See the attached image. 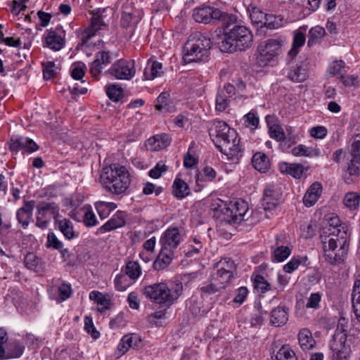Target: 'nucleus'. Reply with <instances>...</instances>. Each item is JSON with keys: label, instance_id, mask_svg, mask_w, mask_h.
<instances>
[{"label": "nucleus", "instance_id": "nucleus-2", "mask_svg": "<svg viewBox=\"0 0 360 360\" xmlns=\"http://www.w3.org/2000/svg\"><path fill=\"white\" fill-rule=\"evenodd\" d=\"M210 135L215 136L213 139L215 146L229 158L238 156L241 152L236 131L229 127L225 122H217L213 134L210 132Z\"/></svg>", "mask_w": 360, "mask_h": 360}, {"label": "nucleus", "instance_id": "nucleus-14", "mask_svg": "<svg viewBox=\"0 0 360 360\" xmlns=\"http://www.w3.org/2000/svg\"><path fill=\"white\" fill-rule=\"evenodd\" d=\"M180 242V233L177 228L167 229L160 239L162 248L173 250L176 248Z\"/></svg>", "mask_w": 360, "mask_h": 360}, {"label": "nucleus", "instance_id": "nucleus-6", "mask_svg": "<svg viewBox=\"0 0 360 360\" xmlns=\"http://www.w3.org/2000/svg\"><path fill=\"white\" fill-rule=\"evenodd\" d=\"M210 48V39L200 32H195L184 44V59L188 62L204 60L208 58Z\"/></svg>", "mask_w": 360, "mask_h": 360}, {"label": "nucleus", "instance_id": "nucleus-50", "mask_svg": "<svg viewBox=\"0 0 360 360\" xmlns=\"http://www.w3.org/2000/svg\"><path fill=\"white\" fill-rule=\"evenodd\" d=\"M115 288L119 291H124L129 285L127 275H118L115 278Z\"/></svg>", "mask_w": 360, "mask_h": 360}, {"label": "nucleus", "instance_id": "nucleus-26", "mask_svg": "<svg viewBox=\"0 0 360 360\" xmlns=\"http://www.w3.org/2000/svg\"><path fill=\"white\" fill-rule=\"evenodd\" d=\"M37 214L41 215H46L53 217L56 218L58 217L59 213V207L55 202H41L37 206Z\"/></svg>", "mask_w": 360, "mask_h": 360}, {"label": "nucleus", "instance_id": "nucleus-56", "mask_svg": "<svg viewBox=\"0 0 360 360\" xmlns=\"http://www.w3.org/2000/svg\"><path fill=\"white\" fill-rule=\"evenodd\" d=\"M89 297L100 305H110V300H108L101 292L98 291H92L90 292Z\"/></svg>", "mask_w": 360, "mask_h": 360}, {"label": "nucleus", "instance_id": "nucleus-51", "mask_svg": "<svg viewBox=\"0 0 360 360\" xmlns=\"http://www.w3.org/2000/svg\"><path fill=\"white\" fill-rule=\"evenodd\" d=\"M162 68V63L153 61L150 68V76H148L146 71L144 72V77L146 79H153L154 77L160 76Z\"/></svg>", "mask_w": 360, "mask_h": 360}, {"label": "nucleus", "instance_id": "nucleus-55", "mask_svg": "<svg viewBox=\"0 0 360 360\" xmlns=\"http://www.w3.org/2000/svg\"><path fill=\"white\" fill-rule=\"evenodd\" d=\"M54 67L55 63L53 61L43 63V75L45 79H49L55 76L56 72Z\"/></svg>", "mask_w": 360, "mask_h": 360}, {"label": "nucleus", "instance_id": "nucleus-54", "mask_svg": "<svg viewBox=\"0 0 360 360\" xmlns=\"http://www.w3.org/2000/svg\"><path fill=\"white\" fill-rule=\"evenodd\" d=\"M349 328V320L343 316H341L338 320L336 330H335V333L345 334L346 338H347V331H348Z\"/></svg>", "mask_w": 360, "mask_h": 360}, {"label": "nucleus", "instance_id": "nucleus-11", "mask_svg": "<svg viewBox=\"0 0 360 360\" xmlns=\"http://www.w3.org/2000/svg\"><path fill=\"white\" fill-rule=\"evenodd\" d=\"M109 72L119 79H129L135 74L134 61H122L113 65Z\"/></svg>", "mask_w": 360, "mask_h": 360}, {"label": "nucleus", "instance_id": "nucleus-42", "mask_svg": "<svg viewBox=\"0 0 360 360\" xmlns=\"http://www.w3.org/2000/svg\"><path fill=\"white\" fill-rule=\"evenodd\" d=\"M340 81L347 87H358L360 86V79L357 75H342L340 76Z\"/></svg>", "mask_w": 360, "mask_h": 360}, {"label": "nucleus", "instance_id": "nucleus-53", "mask_svg": "<svg viewBox=\"0 0 360 360\" xmlns=\"http://www.w3.org/2000/svg\"><path fill=\"white\" fill-rule=\"evenodd\" d=\"M84 328L88 333L91 335L93 338L96 339L99 337L100 333L96 330L91 318L88 316L85 317Z\"/></svg>", "mask_w": 360, "mask_h": 360}, {"label": "nucleus", "instance_id": "nucleus-39", "mask_svg": "<svg viewBox=\"0 0 360 360\" xmlns=\"http://www.w3.org/2000/svg\"><path fill=\"white\" fill-rule=\"evenodd\" d=\"M141 274V269L137 262L129 261L125 267V274L131 279H136Z\"/></svg>", "mask_w": 360, "mask_h": 360}, {"label": "nucleus", "instance_id": "nucleus-9", "mask_svg": "<svg viewBox=\"0 0 360 360\" xmlns=\"http://www.w3.org/2000/svg\"><path fill=\"white\" fill-rule=\"evenodd\" d=\"M332 360H347L351 349L345 334L334 333L330 342Z\"/></svg>", "mask_w": 360, "mask_h": 360}, {"label": "nucleus", "instance_id": "nucleus-43", "mask_svg": "<svg viewBox=\"0 0 360 360\" xmlns=\"http://www.w3.org/2000/svg\"><path fill=\"white\" fill-rule=\"evenodd\" d=\"M291 253V249L288 246L278 247L274 252V257L276 261L281 262L285 260Z\"/></svg>", "mask_w": 360, "mask_h": 360}, {"label": "nucleus", "instance_id": "nucleus-58", "mask_svg": "<svg viewBox=\"0 0 360 360\" xmlns=\"http://www.w3.org/2000/svg\"><path fill=\"white\" fill-rule=\"evenodd\" d=\"M301 264L300 257H292V259L288 262L284 266L283 269L285 272L290 274L298 268Z\"/></svg>", "mask_w": 360, "mask_h": 360}, {"label": "nucleus", "instance_id": "nucleus-8", "mask_svg": "<svg viewBox=\"0 0 360 360\" xmlns=\"http://www.w3.org/2000/svg\"><path fill=\"white\" fill-rule=\"evenodd\" d=\"M248 210L247 203L243 200L230 201L221 209L224 219L229 224H237L245 220Z\"/></svg>", "mask_w": 360, "mask_h": 360}, {"label": "nucleus", "instance_id": "nucleus-22", "mask_svg": "<svg viewBox=\"0 0 360 360\" xmlns=\"http://www.w3.org/2000/svg\"><path fill=\"white\" fill-rule=\"evenodd\" d=\"M252 166L261 173H265L270 169V160L262 152H257L252 158Z\"/></svg>", "mask_w": 360, "mask_h": 360}, {"label": "nucleus", "instance_id": "nucleus-27", "mask_svg": "<svg viewBox=\"0 0 360 360\" xmlns=\"http://www.w3.org/2000/svg\"><path fill=\"white\" fill-rule=\"evenodd\" d=\"M307 77L306 68L298 64L292 66L288 73V78L295 82H302Z\"/></svg>", "mask_w": 360, "mask_h": 360}, {"label": "nucleus", "instance_id": "nucleus-3", "mask_svg": "<svg viewBox=\"0 0 360 360\" xmlns=\"http://www.w3.org/2000/svg\"><path fill=\"white\" fill-rule=\"evenodd\" d=\"M252 42L253 35L247 27L234 25L217 43L221 51L231 53L237 50L245 51L252 46Z\"/></svg>", "mask_w": 360, "mask_h": 360}, {"label": "nucleus", "instance_id": "nucleus-38", "mask_svg": "<svg viewBox=\"0 0 360 360\" xmlns=\"http://www.w3.org/2000/svg\"><path fill=\"white\" fill-rule=\"evenodd\" d=\"M269 117H266V122L269 125ZM269 133L271 138L276 139L277 141H283L285 139V134L283 128L279 124H272L269 126Z\"/></svg>", "mask_w": 360, "mask_h": 360}, {"label": "nucleus", "instance_id": "nucleus-61", "mask_svg": "<svg viewBox=\"0 0 360 360\" xmlns=\"http://www.w3.org/2000/svg\"><path fill=\"white\" fill-rule=\"evenodd\" d=\"M321 294L319 292L311 293L306 304L307 308H317L321 301Z\"/></svg>", "mask_w": 360, "mask_h": 360}, {"label": "nucleus", "instance_id": "nucleus-23", "mask_svg": "<svg viewBox=\"0 0 360 360\" xmlns=\"http://www.w3.org/2000/svg\"><path fill=\"white\" fill-rule=\"evenodd\" d=\"M305 41L306 37L304 34L299 30H295L294 32L292 47L288 52V56L290 58V60L297 56L300 52L299 49L304 44Z\"/></svg>", "mask_w": 360, "mask_h": 360}, {"label": "nucleus", "instance_id": "nucleus-18", "mask_svg": "<svg viewBox=\"0 0 360 360\" xmlns=\"http://www.w3.org/2000/svg\"><path fill=\"white\" fill-rule=\"evenodd\" d=\"M322 191V185L318 181L314 182L303 197V202L307 207L314 205L318 200Z\"/></svg>", "mask_w": 360, "mask_h": 360}, {"label": "nucleus", "instance_id": "nucleus-12", "mask_svg": "<svg viewBox=\"0 0 360 360\" xmlns=\"http://www.w3.org/2000/svg\"><path fill=\"white\" fill-rule=\"evenodd\" d=\"M141 342V338L135 333L127 334L122 337L117 347L116 355L120 357L130 348H138Z\"/></svg>", "mask_w": 360, "mask_h": 360}, {"label": "nucleus", "instance_id": "nucleus-45", "mask_svg": "<svg viewBox=\"0 0 360 360\" xmlns=\"http://www.w3.org/2000/svg\"><path fill=\"white\" fill-rule=\"evenodd\" d=\"M228 107V100L224 90H219L216 96V110L224 111Z\"/></svg>", "mask_w": 360, "mask_h": 360}, {"label": "nucleus", "instance_id": "nucleus-28", "mask_svg": "<svg viewBox=\"0 0 360 360\" xmlns=\"http://www.w3.org/2000/svg\"><path fill=\"white\" fill-rule=\"evenodd\" d=\"M279 169L282 173L290 174L295 178L299 179L303 174V166L300 164L282 162L279 165Z\"/></svg>", "mask_w": 360, "mask_h": 360}, {"label": "nucleus", "instance_id": "nucleus-20", "mask_svg": "<svg viewBox=\"0 0 360 360\" xmlns=\"http://www.w3.org/2000/svg\"><path fill=\"white\" fill-rule=\"evenodd\" d=\"M297 338L300 346L303 351L312 349L316 345V340L308 328L301 329L297 335Z\"/></svg>", "mask_w": 360, "mask_h": 360}, {"label": "nucleus", "instance_id": "nucleus-47", "mask_svg": "<svg viewBox=\"0 0 360 360\" xmlns=\"http://www.w3.org/2000/svg\"><path fill=\"white\" fill-rule=\"evenodd\" d=\"M254 286L260 292L264 293L270 289V284L262 276L257 275L254 279Z\"/></svg>", "mask_w": 360, "mask_h": 360}, {"label": "nucleus", "instance_id": "nucleus-48", "mask_svg": "<svg viewBox=\"0 0 360 360\" xmlns=\"http://www.w3.org/2000/svg\"><path fill=\"white\" fill-rule=\"evenodd\" d=\"M46 247L55 250H61L63 244L58 240L54 233H49L47 236Z\"/></svg>", "mask_w": 360, "mask_h": 360}, {"label": "nucleus", "instance_id": "nucleus-60", "mask_svg": "<svg viewBox=\"0 0 360 360\" xmlns=\"http://www.w3.org/2000/svg\"><path fill=\"white\" fill-rule=\"evenodd\" d=\"M244 118L245 119V123H247L248 127H252L253 129L257 127L259 124V117H257L254 112H250L245 115Z\"/></svg>", "mask_w": 360, "mask_h": 360}, {"label": "nucleus", "instance_id": "nucleus-44", "mask_svg": "<svg viewBox=\"0 0 360 360\" xmlns=\"http://www.w3.org/2000/svg\"><path fill=\"white\" fill-rule=\"evenodd\" d=\"M169 95L167 92L161 93L157 98L158 103L155 105V108L158 110H165L168 112L169 110Z\"/></svg>", "mask_w": 360, "mask_h": 360}, {"label": "nucleus", "instance_id": "nucleus-1", "mask_svg": "<svg viewBox=\"0 0 360 360\" xmlns=\"http://www.w3.org/2000/svg\"><path fill=\"white\" fill-rule=\"evenodd\" d=\"M338 217H331L321 235L324 257L330 264H340L346 258L349 250V234Z\"/></svg>", "mask_w": 360, "mask_h": 360}, {"label": "nucleus", "instance_id": "nucleus-7", "mask_svg": "<svg viewBox=\"0 0 360 360\" xmlns=\"http://www.w3.org/2000/svg\"><path fill=\"white\" fill-rule=\"evenodd\" d=\"M193 16L196 22L205 24L221 22L224 30L228 29L236 21L234 15L224 13L212 6H202L195 8Z\"/></svg>", "mask_w": 360, "mask_h": 360}, {"label": "nucleus", "instance_id": "nucleus-62", "mask_svg": "<svg viewBox=\"0 0 360 360\" xmlns=\"http://www.w3.org/2000/svg\"><path fill=\"white\" fill-rule=\"evenodd\" d=\"M72 290L70 285L63 283L58 287V293L62 300H67L71 295Z\"/></svg>", "mask_w": 360, "mask_h": 360}, {"label": "nucleus", "instance_id": "nucleus-10", "mask_svg": "<svg viewBox=\"0 0 360 360\" xmlns=\"http://www.w3.org/2000/svg\"><path fill=\"white\" fill-rule=\"evenodd\" d=\"M282 44V40L275 39H269L260 44L258 46L259 60L263 61L264 65L271 60L281 53Z\"/></svg>", "mask_w": 360, "mask_h": 360}, {"label": "nucleus", "instance_id": "nucleus-31", "mask_svg": "<svg viewBox=\"0 0 360 360\" xmlns=\"http://www.w3.org/2000/svg\"><path fill=\"white\" fill-rule=\"evenodd\" d=\"M172 187L174 195L179 199L186 197L190 193L188 184L181 179L176 178Z\"/></svg>", "mask_w": 360, "mask_h": 360}, {"label": "nucleus", "instance_id": "nucleus-52", "mask_svg": "<svg viewBox=\"0 0 360 360\" xmlns=\"http://www.w3.org/2000/svg\"><path fill=\"white\" fill-rule=\"evenodd\" d=\"M162 192V188L161 186H156L155 184L150 182H146L143 184V193L145 195H150L155 193V195H158Z\"/></svg>", "mask_w": 360, "mask_h": 360}, {"label": "nucleus", "instance_id": "nucleus-33", "mask_svg": "<svg viewBox=\"0 0 360 360\" xmlns=\"http://www.w3.org/2000/svg\"><path fill=\"white\" fill-rule=\"evenodd\" d=\"M286 22V20L281 15L271 13L266 14L264 26L270 30L281 27Z\"/></svg>", "mask_w": 360, "mask_h": 360}, {"label": "nucleus", "instance_id": "nucleus-32", "mask_svg": "<svg viewBox=\"0 0 360 360\" xmlns=\"http://www.w3.org/2000/svg\"><path fill=\"white\" fill-rule=\"evenodd\" d=\"M325 34V29L322 27L316 26L311 28L309 32L307 46L311 47L316 44H319Z\"/></svg>", "mask_w": 360, "mask_h": 360}, {"label": "nucleus", "instance_id": "nucleus-16", "mask_svg": "<svg viewBox=\"0 0 360 360\" xmlns=\"http://www.w3.org/2000/svg\"><path fill=\"white\" fill-rule=\"evenodd\" d=\"M103 27H106V24L103 20V18L92 17L89 26L87 27L82 34V44H86Z\"/></svg>", "mask_w": 360, "mask_h": 360}, {"label": "nucleus", "instance_id": "nucleus-24", "mask_svg": "<svg viewBox=\"0 0 360 360\" xmlns=\"http://www.w3.org/2000/svg\"><path fill=\"white\" fill-rule=\"evenodd\" d=\"M173 258V252L170 250L161 248L157 259L153 262V268L160 271L165 269Z\"/></svg>", "mask_w": 360, "mask_h": 360}, {"label": "nucleus", "instance_id": "nucleus-49", "mask_svg": "<svg viewBox=\"0 0 360 360\" xmlns=\"http://www.w3.org/2000/svg\"><path fill=\"white\" fill-rule=\"evenodd\" d=\"M39 258L33 253H28L25 258V266L34 271H37V266L39 264Z\"/></svg>", "mask_w": 360, "mask_h": 360}, {"label": "nucleus", "instance_id": "nucleus-40", "mask_svg": "<svg viewBox=\"0 0 360 360\" xmlns=\"http://www.w3.org/2000/svg\"><path fill=\"white\" fill-rule=\"evenodd\" d=\"M222 288L214 281L211 280L210 283L199 288L202 296H210L219 292Z\"/></svg>", "mask_w": 360, "mask_h": 360}, {"label": "nucleus", "instance_id": "nucleus-5", "mask_svg": "<svg viewBox=\"0 0 360 360\" xmlns=\"http://www.w3.org/2000/svg\"><path fill=\"white\" fill-rule=\"evenodd\" d=\"M182 290L181 283L172 284L170 286L165 283H158L146 286L143 293L153 302L169 307L179 297Z\"/></svg>", "mask_w": 360, "mask_h": 360}, {"label": "nucleus", "instance_id": "nucleus-59", "mask_svg": "<svg viewBox=\"0 0 360 360\" xmlns=\"http://www.w3.org/2000/svg\"><path fill=\"white\" fill-rule=\"evenodd\" d=\"M84 68L85 65L84 63L75 66L71 71L72 77L77 80H81L84 76Z\"/></svg>", "mask_w": 360, "mask_h": 360}, {"label": "nucleus", "instance_id": "nucleus-37", "mask_svg": "<svg viewBox=\"0 0 360 360\" xmlns=\"http://www.w3.org/2000/svg\"><path fill=\"white\" fill-rule=\"evenodd\" d=\"M360 195L356 192H349L345 194L343 200L344 205L351 210H356L359 205Z\"/></svg>", "mask_w": 360, "mask_h": 360}, {"label": "nucleus", "instance_id": "nucleus-29", "mask_svg": "<svg viewBox=\"0 0 360 360\" xmlns=\"http://www.w3.org/2000/svg\"><path fill=\"white\" fill-rule=\"evenodd\" d=\"M125 224V221L124 218L120 214H116L113 216L110 220H108L106 223H105L103 226H101L98 231L101 233H105L106 231H110L117 228H120L123 226Z\"/></svg>", "mask_w": 360, "mask_h": 360}, {"label": "nucleus", "instance_id": "nucleus-41", "mask_svg": "<svg viewBox=\"0 0 360 360\" xmlns=\"http://www.w3.org/2000/svg\"><path fill=\"white\" fill-rule=\"evenodd\" d=\"M106 94L110 100L118 101L122 96L123 90L118 85L112 84L107 87Z\"/></svg>", "mask_w": 360, "mask_h": 360}, {"label": "nucleus", "instance_id": "nucleus-57", "mask_svg": "<svg viewBox=\"0 0 360 360\" xmlns=\"http://www.w3.org/2000/svg\"><path fill=\"white\" fill-rule=\"evenodd\" d=\"M215 267L217 269H221L223 268L228 272H233L236 271V265L230 259H224V260L219 261L218 263L215 264Z\"/></svg>", "mask_w": 360, "mask_h": 360}, {"label": "nucleus", "instance_id": "nucleus-17", "mask_svg": "<svg viewBox=\"0 0 360 360\" xmlns=\"http://www.w3.org/2000/svg\"><path fill=\"white\" fill-rule=\"evenodd\" d=\"M34 206V200L25 201L24 205L18 210L17 219L23 228H26L29 225Z\"/></svg>", "mask_w": 360, "mask_h": 360}, {"label": "nucleus", "instance_id": "nucleus-64", "mask_svg": "<svg viewBox=\"0 0 360 360\" xmlns=\"http://www.w3.org/2000/svg\"><path fill=\"white\" fill-rule=\"evenodd\" d=\"M311 136L317 139H323L327 134V129L324 127L319 126L313 127L310 131Z\"/></svg>", "mask_w": 360, "mask_h": 360}, {"label": "nucleus", "instance_id": "nucleus-21", "mask_svg": "<svg viewBox=\"0 0 360 360\" xmlns=\"http://www.w3.org/2000/svg\"><path fill=\"white\" fill-rule=\"evenodd\" d=\"M234 276L233 272H228L224 269H217L212 274V281L216 282L222 289H224L232 281Z\"/></svg>", "mask_w": 360, "mask_h": 360}, {"label": "nucleus", "instance_id": "nucleus-35", "mask_svg": "<svg viewBox=\"0 0 360 360\" xmlns=\"http://www.w3.org/2000/svg\"><path fill=\"white\" fill-rule=\"evenodd\" d=\"M292 155L295 156H319L320 150L317 148H309L304 145L300 144L292 150Z\"/></svg>", "mask_w": 360, "mask_h": 360}, {"label": "nucleus", "instance_id": "nucleus-15", "mask_svg": "<svg viewBox=\"0 0 360 360\" xmlns=\"http://www.w3.org/2000/svg\"><path fill=\"white\" fill-rule=\"evenodd\" d=\"M172 139L167 134H160L149 138L145 146L147 150L158 151L166 148L171 143Z\"/></svg>", "mask_w": 360, "mask_h": 360}, {"label": "nucleus", "instance_id": "nucleus-13", "mask_svg": "<svg viewBox=\"0 0 360 360\" xmlns=\"http://www.w3.org/2000/svg\"><path fill=\"white\" fill-rule=\"evenodd\" d=\"M112 58L109 51H101L96 54L95 60L91 63L90 73L97 79L102 72L103 65H107L111 63Z\"/></svg>", "mask_w": 360, "mask_h": 360}, {"label": "nucleus", "instance_id": "nucleus-34", "mask_svg": "<svg viewBox=\"0 0 360 360\" xmlns=\"http://www.w3.org/2000/svg\"><path fill=\"white\" fill-rule=\"evenodd\" d=\"M271 358L273 360H297L295 352L288 345L282 346Z\"/></svg>", "mask_w": 360, "mask_h": 360}, {"label": "nucleus", "instance_id": "nucleus-46", "mask_svg": "<svg viewBox=\"0 0 360 360\" xmlns=\"http://www.w3.org/2000/svg\"><path fill=\"white\" fill-rule=\"evenodd\" d=\"M167 169L168 166H167L162 161H160L149 171L148 175L153 179H158L162 176V173L165 172Z\"/></svg>", "mask_w": 360, "mask_h": 360}, {"label": "nucleus", "instance_id": "nucleus-19", "mask_svg": "<svg viewBox=\"0 0 360 360\" xmlns=\"http://www.w3.org/2000/svg\"><path fill=\"white\" fill-rule=\"evenodd\" d=\"M288 320V308L285 306L277 307L271 313L270 323L271 325L279 327L285 325Z\"/></svg>", "mask_w": 360, "mask_h": 360}, {"label": "nucleus", "instance_id": "nucleus-36", "mask_svg": "<svg viewBox=\"0 0 360 360\" xmlns=\"http://www.w3.org/2000/svg\"><path fill=\"white\" fill-rule=\"evenodd\" d=\"M24 349L25 347L18 342H11L6 347V358H18L22 354Z\"/></svg>", "mask_w": 360, "mask_h": 360}, {"label": "nucleus", "instance_id": "nucleus-4", "mask_svg": "<svg viewBox=\"0 0 360 360\" xmlns=\"http://www.w3.org/2000/svg\"><path fill=\"white\" fill-rule=\"evenodd\" d=\"M101 179L103 186L114 194L124 193L130 184L128 170L125 167L117 165L104 168Z\"/></svg>", "mask_w": 360, "mask_h": 360}, {"label": "nucleus", "instance_id": "nucleus-25", "mask_svg": "<svg viewBox=\"0 0 360 360\" xmlns=\"http://www.w3.org/2000/svg\"><path fill=\"white\" fill-rule=\"evenodd\" d=\"M46 44L50 49L54 51H59L64 46L65 40L58 35L56 31L51 30L47 31Z\"/></svg>", "mask_w": 360, "mask_h": 360}, {"label": "nucleus", "instance_id": "nucleus-30", "mask_svg": "<svg viewBox=\"0 0 360 360\" xmlns=\"http://www.w3.org/2000/svg\"><path fill=\"white\" fill-rule=\"evenodd\" d=\"M56 223L58 224L59 230L67 239L71 240L77 236L73 229V224L70 219L56 220Z\"/></svg>", "mask_w": 360, "mask_h": 360}, {"label": "nucleus", "instance_id": "nucleus-63", "mask_svg": "<svg viewBox=\"0 0 360 360\" xmlns=\"http://www.w3.org/2000/svg\"><path fill=\"white\" fill-rule=\"evenodd\" d=\"M84 223L86 226H93L96 224V217L91 210H87L85 212L84 216Z\"/></svg>", "mask_w": 360, "mask_h": 360}]
</instances>
